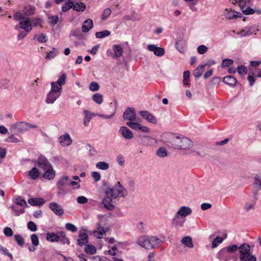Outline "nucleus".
Instances as JSON below:
<instances>
[{
	"label": "nucleus",
	"mask_w": 261,
	"mask_h": 261,
	"mask_svg": "<svg viewBox=\"0 0 261 261\" xmlns=\"http://www.w3.org/2000/svg\"><path fill=\"white\" fill-rule=\"evenodd\" d=\"M164 143L174 149L190 150L194 146L193 142L187 137L180 138L172 133H165L163 136Z\"/></svg>",
	"instance_id": "obj_1"
},
{
	"label": "nucleus",
	"mask_w": 261,
	"mask_h": 261,
	"mask_svg": "<svg viewBox=\"0 0 261 261\" xmlns=\"http://www.w3.org/2000/svg\"><path fill=\"white\" fill-rule=\"evenodd\" d=\"M105 193L109 199L113 200L117 198L125 197L128 194V192L119 181H117L113 188L108 186L105 190Z\"/></svg>",
	"instance_id": "obj_2"
},
{
	"label": "nucleus",
	"mask_w": 261,
	"mask_h": 261,
	"mask_svg": "<svg viewBox=\"0 0 261 261\" xmlns=\"http://www.w3.org/2000/svg\"><path fill=\"white\" fill-rule=\"evenodd\" d=\"M162 241L156 236H143L140 237L137 243L142 247L146 249H152L156 248Z\"/></svg>",
	"instance_id": "obj_3"
},
{
	"label": "nucleus",
	"mask_w": 261,
	"mask_h": 261,
	"mask_svg": "<svg viewBox=\"0 0 261 261\" xmlns=\"http://www.w3.org/2000/svg\"><path fill=\"white\" fill-rule=\"evenodd\" d=\"M116 108H115V109L112 112V114L110 115H101V114H94L91 113L90 111L85 110L84 111V113L85 114V117L83 121V124L85 126H87L89 124V122L90 121L91 119H92L93 116L97 115L99 117L105 118V119H110L115 114L116 112Z\"/></svg>",
	"instance_id": "obj_4"
},
{
	"label": "nucleus",
	"mask_w": 261,
	"mask_h": 261,
	"mask_svg": "<svg viewBox=\"0 0 261 261\" xmlns=\"http://www.w3.org/2000/svg\"><path fill=\"white\" fill-rule=\"evenodd\" d=\"M61 93V91L55 88L54 84H51V89L47 95L46 102L50 104L53 103L60 96Z\"/></svg>",
	"instance_id": "obj_5"
},
{
	"label": "nucleus",
	"mask_w": 261,
	"mask_h": 261,
	"mask_svg": "<svg viewBox=\"0 0 261 261\" xmlns=\"http://www.w3.org/2000/svg\"><path fill=\"white\" fill-rule=\"evenodd\" d=\"M239 258L240 261L248 260V256L250 254V246L249 244L244 243L239 247Z\"/></svg>",
	"instance_id": "obj_6"
},
{
	"label": "nucleus",
	"mask_w": 261,
	"mask_h": 261,
	"mask_svg": "<svg viewBox=\"0 0 261 261\" xmlns=\"http://www.w3.org/2000/svg\"><path fill=\"white\" fill-rule=\"evenodd\" d=\"M124 120H129L128 122H133L136 119V114L134 108H128L123 115Z\"/></svg>",
	"instance_id": "obj_7"
},
{
	"label": "nucleus",
	"mask_w": 261,
	"mask_h": 261,
	"mask_svg": "<svg viewBox=\"0 0 261 261\" xmlns=\"http://www.w3.org/2000/svg\"><path fill=\"white\" fill-rule=\"evenodd\" d=\"M236 2L238 3L239 6L242 11V12L245 15H250L254 14L255 11L251 9L249 7H247L246 9H244V7H246L247 2L244 0H236Z\"/></svg>",
	"instance_id": "obj_8"
},
{
	"label": "nucleus",
	"mask_w": 261,
	"mask_h": 261,
	"mask_svg": "<svg viewBox=\"0 0 261 261\" xmlns=\"http://www.w3.org/2000/svg\"><path fill=\"white\" fill-rule=\"evenodd\" d=\"M126 125L128 126L131 128L136 130H141L144 133H148L149 131V129L148 127L146 126H143L140 124L133 122H126Z\"/></svg>",
	"instance_id": "obj_9"
},
{
	"label": "nucleus",
	"mask_w": 261,
	"mask_h": 261,
	"mask_svg": "<svg viewBox=\"0 0 261 261\" xmlns=\"http://www.w3.org/2000/svg\"><path fill=\"white\" fill-rule=\"evenodd\" d=\"M192 212V209L190 207L182 206L180 207L175 215L184 219L186 217L190 215Z\"/></svg>",
	"instance_id": "obj_10"
},
{
	"label": "nucleus",
	"mask_w": 261,
	"mask_h": 261,
	"mask_svg": "<svg viewBox=\"0 0 261 261\" xmlns=\"http://www.w3.org/2000/svg\"><path fill=\"white\" fill-rule=\"evenodd\" d=\"M141 116L149 122L155 124L156 119L152 114L147 111H141L139 112Z\"/></svg>",
	"instance_id": "obj_11"
},
{
	"label": "nucleus",
	"mask_w": 261,
	"mask_h": 261,
	"mask_svg": "<svg viewBox=\"0 0 261 261\" xmlns=\"http://www.w3.org/2000/svg\"><path fill=\"white\" fill-rule=\"evenodd\" d=\"M50 210L58 216H62L64 214V210L62 206L56 202H51L49 205Z\"/></svg>",
	"instance_id": "obj_12"
},
{
	"label": "nucleus",
	"mask_w": 261,
	"mask_h": 261,
	"mask_svg": "<svg viewBox=\"0 0 261 261\" xmlns=\"http://www.w3.org/2000/svg\"><path fill=\"white\" fill-rule=\"evenodd\" d=\"M147 49L153 52V54L156 56H162L165 54V50L163 48L158 47L154 44H149L147 46Z\"/></svg>",
	"instance_id": "obj_13"
},
{
	"label": "nucleus",
	"mask_w": 261,
	"mask_h": 261,
	"mask_svg": "<svg viewBox=\"0 0 261 261\" xmlns=\"http://www.w3.org/2000/svg\"><path fill=\"white\" fill-rule=\"evenodd\" d=\"M59 142L63 146H67L72 143V139L69 134H65L59 138Z\"/></svg>",
	"instance_id": "obj_14"
},
{
	"label": "nucleus",
	"mask_w": 261,
	"mask_h": 261,
	"mask_svg": "<svg viewBox=\"0 0 261 261\" xmlns=\"http://www.w3.org/2000/svg\"><path fill=\"white\" fill-rule=\"evenodd\" d=\"M185 222V219L175 215L174 218L172 219L171 224L176 228H179L184 226Z\"/></svg>",
	"instance_id": "obj_15"
},
{
	"label": "nucleus",
	"mask_w": 261,
	"mask_h": 261,
	"mask_svg": "<svg viewBox=\"0 0 261 261\" xmlns=\"http://www.w3.org/2000/svg\"><path fill=\"white\" fill-rule=\"evenodd\" d=\"M119 133L125 139L130 140L134 137L133 132L126 126L120 127Z\"/></svg>",
	"instance_id": "obj_16"
},
{
	"label": "nucleus",
	"mask_w": 261,
	"mask_h": 261,
	"mask_svg": "<svg viewBox=\"0 0 261 261\" xmlns=\"http://www.w3.org/2000/svg\"><path fill=\"white\" fill-rule=\"evenodd\" d=\"M38 165L39 167L44 170L51 168V165L44 156H40L38 160Z\"/></svg>",
	"instance_id": "obj_17"
},
{
	"label": "nucleus",
	"mask_w": 261,
	"mask_h": 261,
	"mask_svg": "<svg viewBox=\"0 0 261 261\" xmlns=\"http://www.w3.org/2000/svg\"><path fill=\"white\" fill-rule=\"evenodd\" d=\"M66 75L65 73L62 74L61 76L58 79L56 82H51V84H54L55 88L62 90V86L64 85L66 83Z\"/></svg>",
	"instance_id": "obj_18"
},
{
	"label": "nucleus",
	"mask_w": 261,
	"mask_h": 261,
	"mask_svg": "<svg viewBox=\"0 0 261 261\" xmlns=\"http://www.w3.org/2000/svg\"><path fill=\"white\" fill-rule=\"evenodd\" d=\"M19 28L24 29L27 32H29L32 30L31 24V18H25L23 21L19 22Z\"/></svg>",
	"instance_id": "obj_19"
},
{
	"label": "nucleus",
	"mask_w": 261,
	"mask_h": 261,
	"mask_svg": "<svg viewBox=\"0 0 261 261\" xmlns=\"http://www.w3.org/2000/svg\"><path fill=\"white\" fill-rule=\"evenodd\" d=\"M113 50L114 51V54L113 55V57L116 59L120 58L123 54V49L122 47L119 45H114L113 46Z\"/></svg>",
	"instance_id": "obj_20"
},
{
	"label": "nucleus",
	"mask_w": 261,
	"mask_h": 261,
	"mask_svg": "<svg viewBox=\"0 0 261 261\" xmlns=\"http://www.w3.org/2000/svg\"><path fill=\"white\" fill-rule=\"evenodd\" d=\"M97 230L93 231V234L98 239H101L103 234L106 233V230L100 224H97Z\"/></svg>",
	"instance_id": "obj_21"
},
{
	"label": "nucleus",
	"mask_w": 261,
	"mask_h": 261,
	"mask_svg": "<svg viewBox=\"0 0 261 261\" xmlns=\"http://www.w3.org/2000/svg\"><path fill=\"white\" fill-rule=\"evenodd\" d=\"M69 178L67 176L63 177L57 183V187L59 190L65 192V186L68 184Z\"/></svg>",
	"instance_id": "obj_22"
},
{
	"label": "nucleus",
	"mask_w": 261,
	"mask_h": 261,
	"mask_svg": "<svg viewBox=\"0 0 261 261\" xmlns=\"http://www.w3.org/2000/svg\"><path fill=\"white\" fill-rule=\"evenodd\" d=\"M225 11L227 12L226 13V17L228 19H236L238 17H241V14L231 9H226Z\"/></svg>",
	"instance_id": "obj_23"
},
{
	"label": "nucleus",
	"mask_w": 261,
	"mask_h": 261,
	"mask_svg": "<svg viewBox=\"0 0 261 261\" xmlns=\"http://www.w3.org/2000/svg\"><path fill=\"white\" fill-rule=\"evenodd\" d=\"M93 27V21L91 19L85 20L82 27V30L84 33L88 32Z\"/></svg>",
	"instance_id": "obj_24"
},
{
	"label": "nucleus",
	"mask_w": 261,
	"mask_h": 261,
	"mask_svg": "<svg viewBox=\"0 0 261 261\" xmlns=\"http://www.w3.org/2000/svg\"><path fill=\"white\" fill-rule=\"evenodd\" d=\"M88 242V236L86 233H80L79 239H77V244L82 246L86 245Z\"/></svg>",
	"instance_id": "obj_25"
},
{
	"label": "nucleus",
	"mask_w": 261,
	"mask_h": 261,
	"mask_svg": "<svg viewBox=\"0 0 261 261\" xmlns=\"http://www.w3.org/2000/svg\"><path fill=\"white\" fill-rule=\"evenodd\" d=\"M111 200L107 197L104 198L101 203L105 208L109 211H112L114 209V205L111 202Z\"/></svg>",
	"instance_id": "obj_26"
},
{
	"label": "nucleus",
	"mask_w": 261,
	"mask_h": 261,
	"mask_svg": "<svg viewBox=\"0 0 261 261\" xmlns=\"http://www.w3.org/2000/svg\"><path fill=\"white\" fill-rule=\"evenodd\" d=\"M181 242L187 247L192 248L194 247L192 239L190 236L184 237L181 239Z\"/></svg>",
	"instance_id": "obj_27"
},
{
	"label": "nucleus",
	"mask_w": 261,
	"mask_h": 261,
	"mask_svg": "<svg viewBox=\"0 0 261 261\" xmlns=\"http://www.w3.org/2000/svg\"><path fill=\"white\" fill-rule=\"evenodd\" d=\"M28 202L32 205H42L45 201L42 198H32L29 199Z\"/></svg>",
	"instance_id": "obj_28"
},
{
	"label": "nucleus",
	"mask_w": 261,
	"mask_h": 261,
	"mask_svg": "<svg viewBox=\"0 0 261 261\" xmlns=\"http://www.w3.org/2000/svg\"><path fill=\"white\" fill-rule=\"evenodd\" d=\"M223 82L227 85L234 86L236 85L237 81L231 75L226 76L223 78Z\"/></svg>",
	"instance_id": "obj_29"
},
{
	"label": "nucleus",
	"mask_w": 261,
	"mask_h": 261,
	"mask_svg": "<svg viewBox=\"0 0 261 261\" xmlns=\"http://www.w3.org/2000/svg\"><path fill=\"white\" fill-rule=\"evenodd\" d=\"M28 125H30L24 122H19L13 124V127L18 131H24L28 127Z\"/></svg>",
	"instance_id": "obj_30"
},
{
	"label": "nucleus",
	"mask_w": 261,
	"mask_h": 261,
	"mask_svg": "<svg viewBox=\"0 0 261 261\" xmlns=\"http://www.w3.org/2000/svg\"><path fill=\"white\" fill-rule=\"evenodd\" d=\"M59 239V232L57 233H46V239L51 242H58Z\"/></svg>",
	"instance_id": "obj_31"
},
{
	"label": "nucleus",
	"mask_w": 261,
	"mask_h": 261,
	"mask_svg": "<svg viewBox=\"0 0 261 261\" xmlns=\"http://www.w3.org/2000/svg\"><path fill=\"white\" fill-rule=\"evenodd\" d=\"M205 65H200L197 67L193 72V75L195 77L198 78L202 74L205 68Z\"/></svg>",
	"instance_id": "obj_32"
},
{
	"label": "nucleus",
	"mask_w": 261,
	"mask_h": 261,
	"mask_svg": "<svg viewBox=\"0 0 261 261\" xmlns=\"http://www.w3.org/2000/svg\"><path fill=\"white\" fill-rule=\"evenodd\" d=\"M46 170V171L43 174V177L47 179H53L55 176V174L52 167H51V168L47 169Z\"/></svg>",
	"instance_id": "obj_33"
},
{
	"label": "nucleus",
	"mask_w": 261,
	"mask_h": 261,
	"mask_svg": "<svg viewBox=\"0 0 261 261\" xmlns=\"http://www.w3.org/2000/svg\"><path fill=\"white\" fill-rule=\"evenodd\" d=\"M156 154L160 158H165L168 155V152L165 147H161L156 150Z\"/></svg>",
	"instance_id": "obj_34"
},
{
	"label": "nucleus",
	"mask_w": 261,
	"mask_h": 261,
	"mask_svg": "<svg viewBox=\"0 0 261 261\" xmlns=\"http://www.w3.org/2000/svg\"><path fill=\"white\" fill-rule=\"evenodd\" d=\"M60 241L62 244H68L70 243L69 240L66 237L65 232L60 231L59 232V239Z\"/></svg>",
	"instance_id": "obj_35"
},
{
	"label": "nucleus",
	"mask_w": 261,
	"mask_h": 261,
	"mask_svg": "<svg viewBox=\"0 0 261 261\" xmlns=\"http://www.w3.org/2000/svg\"><path fill=\"white\" fill-rule=\"evenodd\" d=\"M86 5L84 3L80 2L76 3L75 5L73 4V9L76 11L83 12L86 9Z\"/></svg>",
	"instance_id": "obj_36"
},
{
	"label": "nucleus",
	"mask_w": 261,
	"mask_h": 261,
	"mask_svg": "<svg viewBox=\"0 0 261 261\" xmlns=\"http://www.w3.org/2000/svg\"><path fill=\"white\" fill-rule=\"evenodd\" d=\"M34 39H37L39 42L45 43L47 41V37L43 33L37 34L34 36Z\"/></svg>",
	"instance_id": "obj_37"
},
{
	"label": "nucleus",
	"mask_w": 261,
	"mask_h": 261,
	"mask_svg": "<svg viewBox=\"0 0 261 261\" xmlns=\"http://www.w3.org/2000/svg\"><path fill=\"white\" fill-rule=\"evenodd\" d=\"M224 238L220 237L219 236H217L215 238L212 243V248H216L220 244L222 243Z\"/></svg>",
	"instance_id": "obj_38"
},
{
	"label": "nucleus",
	"mask_w": 261,
	"mask_h": 261,
	"mask_svg": "<svg viewBox=\"0 0 261 261\" xmlns=\"http://www.w3.org/2000/svg\"><path fill=\"white\" fill-rule=\"evenodd\" d=\"M39 171L36 167L33 168L29 173V175L33 179H36L39 176Z\"/></svg>",
	"instance_id": "obj_39"
},
{
	"label": "nucleus",
	"mask_w": 261,
	"mask_h": 261,
	"mask_svg": "<svg viewBox=\"0 0 261 261\" xmlns=\"http://www.w3.org/2000/svg\"><path fill=\"white\" fill-rule=\"evenodd\" d=\"M96 167L97 169L105 170L109 168V164L105 162H99L96 163Z\"/></svg>",
	"instance_id": "obj_40"
},
{
	"label": "nucleus",
	"mask_w": 261,
	"mask_h": 261,
	"mask_svg": "<svg viewBox=\"0 0 261 261\" xmlns=\"http://www.w3.org/2000/svg\"><path fill=\"white\" fill-rule=\"evenodd\" d=\"M73 2L72 1L68 0L65 2L62 6V9L63 12H67L70 8H73Z\"/></svg>",
	"instance_id": "obj_41"
},
{
	"label": "nucleus",
	"mask_w": 261,
	"mask_h": 261,
	"mask_svg": "<svg viewBox=\"0 0 261 261\" xmlns=\"http://www.w3.org/2000/svg\"><path fill=\"white\" fill-rule=\"evenodd\" d=\"M24 15H30L34 13L35 8L34 7L31 6H27L24 7Z\"/></svg>",
	"instance_id": "obj_42"
},
{
	"label": "nucleus",
	"mask_w": 261,
	"mask_h": 261,
	"mask_svg": "<svg viewBox=\"0 0 261 261\" xmlns=\"http://www.w3.org/2000/svg\"><path fill=\"white\" fill-rule=\"evenodd\" d=\"M110 35V32L108 30H104L101 32H97L95 33V36L97 38H103Z\"/></svg>",
	"instance_id": "obj_43"
},
{
	"label": "nucleus",
	"mask_w": 261,
	"mask_h": 261,
	"mask_svg": "<svg viewBox=\"0 0 261 261\" xmlns=\"http://www.w3.org/2000/svg\"><path fill=\"white\" fill-rule=\"evenodd\" d=\"M85 251L87 253L93 254L96 253V249L93 245H88L87 246H86Z\"/></svg>",
	"instance_id": "obj_44"
},
{
	"label": "nucleus",
	"mask_w": 261,
	"mask_h": 261,
	"mask_svg": "<svg viewBox=\"0 0 261 261\" xmlns=\"http://www.w3.org/2000/svg\"><path fill=\"white\" fill-rule=\"evenodd\" d=\"M58 52L55 48H53V50L47 53L45 59L46 60H50L54 58L58 54Z\"/></svg>",
	"instance_id": "obj_45"
},
{
	"label": "nucleus",
	"mask_w": 261,
	"mask_h": 261,
	"mask_svg": "<svg viewBox=\"0 0 261 261\" xmlns=\"http://www.w3.org/2000/svg\"><path fill=\"white\" fill-rule=\"evenodd\" d=\"M92 99L98 104H100L102 102L103 97L102 95L99 93H96L93 95Z\"/></svg>",
	"instance_id": "obj_46"
},
{
	"label": "nucleus",
	"mask_w": 261,
	"mask_h": 261,
	"mask_svg": "<svg viewBox=\"0 0 261 261\" xmlns=\"http://www.w3.org/2000/svg\"><path fill=\"white\" fill-rule=\"evenodd\" d=\"M254 184L261 190V173L257 174L254 177Z\"/></svg>",
	"instance_id": "obj_47"
},
{
	"label": "nucleus",
	"mask_w": 261,
	"mask_h": 261,
	"mask_svg": "<svg viewBox=\"0 0 261 261\" xmlns=\"http://www.w3.org/2000/svg\"><path fill=\"white\" fill-rule=\"evenodd\" d=\"M255 204V201L252 202H246L244 206V209L245 211L248 212L251 210L254 209V206Z\"/></svg>",
	"instance_id": "obj_48"
},
{
	"label": "nucleus",
	"mask_w": 261,
	"mask_h": 261,
	"mask_svg": "<svg viewBox=\"0 0 261 261\" xmlns=\"http://www.w3.org/2000/svg\"><path fill=\"white\" fill-rule=\"evenodd\" d=\"M49 22L51 26L54 27L59 21V17L58 16H52L48 17Z\"/></svg>",
	"instance_id": "obj_49"
},
{
	"label": "nucleus",
	"mask_w": 261,
	"mask_h": 261,
	"mask_svg": "<svg viewBox=\"0 0 261 261\" xmlns=\"http://www.w3.org/2000/svg\"><path fill=\"white\" fill-rule=\"evenodd\" d=\"M15 240L17 244L20 246H22L24 243V239L19 234H15L14 236Z\"/></svg>",
	"instance_id": "obj_50"
},
{
	"label": "nucleus",
	"mask_w": 261,
	"mask_h": 261,
	"mask_svg": "<svg viewBox=\"0 0 261 261\" xmlns=\"http://www.w3.org/2000/svg\"><path fill=\"white\" fill-rule=\"evenodd\" d=\"M23 14L20 12H15L13 15V18L17 21L24 20L26 17L24 16Z\"/></svg>",
	"instance_id": "obj_51"
},
{
	"label": "nucleus",
	"mask_w": 261,
	"mask_h": 261,
	"mask_svg": "<svg viewBox=\"0 0 261 261\" xmlns=\"http://www.w3.org/2000/svg\"><path fill=\"white\" fill-rule=\"evenodd\" d=\"M99 88V85L95 82H93L89 85V89L92 91H97Z\"/></svg>",
	"instance_id": "obj_52"
},
{
	"label": "nucleus",
	"mask_w": 261,
	"mask_h": 261,
	"mask_svg": "<svg viewBox=\"0 0 261 261\" xmlns=\"http://www.w3.org/2000/svg\"><path fill=\"white\" fill-rule=\"evenodd\" d=\"M233 63V61L231 59H224L222 61V63L221 64V67L223 68L232 65Z\"/></svg>",
	"instance_id": "obj_53"
},
{
	"label": "nucleus",
	"mask_w": 261,
	"mask_h": 261,
	"mask_svg": "<svg viewBox=\"0 0 261 261\" xmlns=\"http://www.w3.org/2000/svg\"><path fill=\"white\" fill-rule=\"evenodd\" d=\"M237 71L241 75H245L247 72V69L243 65L239 66L237 67Z\"/></svg>",
	"instance_id": "obj_54"
},
{
	"label": "nucleus",
	"mask_w": 261,
	"mask_h": 261,
	"mask_svg": "<svg viewBox=\"0 0 261 261\" xmlns=\"http://www.w3.org/2000/svg\"><path fill=\"white\" fill-rule=\"evenodd\" d=\"M111 10L109 8H107L103 12V13L102 14V16H101V19L102 20H106V19H107L109 16L110 15V14H111Z\"/></svg>",
	"instance_id": "obj_55"
},
{
	"label": "nucleus",
	"mask_w": 261,
	"mask_h": 261,
	"mask_svg": "<svg viewBox=\"0 0 261 261\" xmlns=\"http://www.w3.org/2000/svg\"><path fill=\"white\" fill-rule=\"evenodd\" d=\"M65 228L69 231H71V232H76L77 230V227L74 225L73 224L68 223L66 224Z\"/></svg>",
	"instance_id": "obj_56"
},
{
	"label": "nucleus",
	"mask_w": 261,
	"mask_h": 261,
	"mask_svg": "<svg viewBox=\"0 0 261 261\" xmlns=\"http://www.w3.org/2000/svg\"><path fill=\"white\" fill-rule=\"evenodd\" d=\"M4 233L6 237H10L13 235V231L10 227H6L4 229Z\"/></svg>",
	"instance_id": "obj_57"
},
{
	"label": "nucleus",
	"mask_w": 261,
	"mask_h": 261,
	"mask_svg": "<svg viewBox=\"0 0 261 261\" xmlns=\"http://www.w3.org/2000/svg\"><path fill=\"white\" fill-rule=\"evenodd\" d=\"M190 76V72L188 70H186L184 72L183 77H184V85H188V83L187 82Z\"/></svg>",
	"instance_id": "obj_58"
},
{
	"label": "nucleus",
	"mask_w": 261,
	"mask_h": 261,
	"mask_svg": "<svg viewBox=\"0 0 261 261\" xmlns=\"http://www.w3.org/2000/svg\"><path fill=\"white\" fill-rule=\"evenodd\" d=\"M208 48L204 45H201L197 48V51L199 54L203 55L207 51Z\"/></svg>",
	"instance_id": "obj_59"
},
{
	"label": "nucleus",
	"mask_w": 261,
	"mask_h": 261,
	"mask_svg": "<svg viewBox=\"0 0 261 261\" xmlns=\"http://www.w3.org/2000/svg\"><path fill=\"white\" fill-rule=\"evenodd\" d=\"M0 253L9 256L11 260H13V256H12V254L9 252V251L8 250V249L4 247L3 246H2L1 250H0Z\"/></svg>",
	"instance_id": "obj_60"
},
{
	"label": "nucleus",
	"mask_w": 261,
	"mask_h": 261,
	"mask_svg": "<svg viewBox=\"0 0 261 261\" xmlns=\"http://www.w3.org/2000/svg\"><path fill=\"white\" fill-rule=\"evenodd\" d=\"M239 247L237 245H232L229 246L226 248V250L228 253H232L237 251Z\"/></svg>",
	"instance_id": "obj_61"
},
{
	"label": "nucleus",
	"mask_w": 261,
	"mask_h": 261,
	"mask_svg": "<svg viewBox=\"0 0 261 261\" xmlns=\"http://www.w3.org/2000/svg\"><path fill=\"white\" fill-rule=\"evenodd\" d=\"M12 211L15 213L16 216H19L20 214L24 213V210L23 208L20 210L17 209L15 206H11Z\"/></svg>",
	"instance_id": "obj_62"
},
{
	"label": "nucleus",
	"mask_w": 261,
	"mask_h": 261,
	"mask_svg": "<svg viewBox=\"0 0 261 261\" xmlns=\"http://www.w3.org/2000/svg\"><path fill=\"white\" fill-rule=\"evenodd\" d=\"M32 243L33 245L37 246L39 244V239L36 234H33L31 236Z\"/></svg>",
	"instance_id": "obj_63"
},
{
	"label": "nucleus",
	"mask_w": 261,
	"mask_h": 261,
	"mask_svg": "<svg viewBox=\"0 0 261 261\" xmlns=\"http://www.w3.org/2000/svg\"><path fill=\"white\" fill-rule=\"evenodd\" d=\"M28 228L32 231H35L37 230V225L34 222L30 221L28 223Z\"/></svg>",
	"instance_id": "obj_64"
}]
</instances>
